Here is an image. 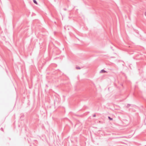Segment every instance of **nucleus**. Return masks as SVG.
Masks as SVG:
<instances>
[{
	"mask_svg": "<svg viewBox=\"0 0 146 146\" xmlns=\"http://www.w3.org/2000/svg\"><path fill=\"white\" fill-rule=\"evenodd\" d=\"M106 72V71L105 70H101L100 72L101 73H104V72Z\"/></svg>",
	"mask_w": 146,
	"mask_h": 146,
	"instance_id": "obj_1",
	"label": "nucleus"
},
{
	"mask_svg": "<svg viewBox=\"0 0 146 146\" xmlns=\"http://www.w3.org/2000/svg\"><path fill=\"white\" fill-rule=\"evenodd\" d=\"M33 2L36 4H37V3L35 0H33Z\"/></svg>",
	"mask_w": 146,
	"mask_h": 146,
	"instance_id": "obj_2",
	"label": "nucleus"
},
{
	"mask_svg": "<svg viewBox=\"0 0 146 146\" xmlns=\"http://www.w3.org/2000/svg\"><path fill=\"white\" fill-rule=\"evenodd\" d=\"M108 118H109V119L110 120H113L112 118H111L110 117H108Z\"/></svg>",
	"mask_w": 146,
	"mask_h": 146,
	"instance_id": "obj_3",
	"label": "nucleus"
},
{
	"mask_svg": "<svg viewBox=\"0 0 146 146\" xmlns=\"http://www.w3.org/2000/svg\"><path fill=\"white\" fill-rule=\"evenodd\" d=\"M0 129L1 130L3 131V128L2 127Z\"/></svg>",
	"mask_w": 146,
	"mask_h": 146,
	"instance_id": "obj_4",
	"label": "nucleus"
},
{
	"mask_svg": "<svg viewBox=\"0 0 146 146\" xmlns=\"http://www.w3.org/2000/svg\"><path fill=\"white\" fill-rule=\"evenodd\" d=\"M96 116V115H95V114H94V117H95Z\"/></svg>",
	"mask_w": 146,
	"mask_h": 146,
	"instance_id": "obj_5",
	"label": "nucleus"
},
{
	"mask_svg": "<svg viewBox=\"0 0 146 146\" xmlns=\"http://www.w3.org/2000/svg\"><path fill=\"white\" fill-rule=\"evenodd\" d=\"M145 16H146V12L145 13Z\"/></svg>",
	"mask_w": 146,
	"mask_h": 146,
	"instance_id": "obj_6",
	"label": "nucleus"
},
{
	"mask_svg": "<svg viewBox=\"0 0 146 146\" xmlns=\"http://www.w3.org/2000/svg\"><path fill=\"white\" fill-rule=\"evenodd\" d=\"M6 70V72H7V70Z\"/></svg>",
	"mask_w": 146,
	"mask_h": 146,
	"instance_id": "obj_7",
	"label": "nucleus"
}]
</instances>
